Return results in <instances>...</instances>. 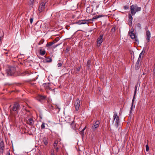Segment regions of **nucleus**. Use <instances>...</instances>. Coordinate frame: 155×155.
<instances>
[{
	"label": "nucleus",
	"instance_id": "obj_1",
	"mask_svg": "<svg viewBox=\"0 0 155 155\" xmlns=\"http://www.w3.org/2000/svg\"><path fill=\"white\" fill-rule=\"evenodd\" d=\"M130 13L132 15H135L136 13L141 10V8L139 7L136 4L131 5L130 7Z\"/></svg>",
	"mask_w": 155,
	"mask_h": 155
},
{
	"label": "nucleus",
	"instance_id": "obj_2",
	"mask_svg": "<svg viewBox=\"0 0 155 155\" xmlns=\"http://www.w3.org/2000/svg\"><path fill=\"white\" fill-rule=\"evenodd\" d=\"M16 72V68L14 67H11L6 70L7 76H12L15 75Z\"/></svg>",
	"mask_w": 155,
	"mask_h": 155
},
{
	"label": "nucleus",
	"instance_id": "obj_3",
	"mask_svg": "<svg viewBox=\"0 0 155 155\" xmlns=\"http://www.w3.org/2000/svg\"><path fill=\"white\" fill-rule=\"evenodd\" d=\"M134 31V30L133 29H131V30L129 31L128 34L132 39L134 40L135 43L136 44H138L139 42L138 39L137 38V36L133 33Z\"/></svg>",
	"mask_w": 155,
	"mask_h": 155
},
{
	"label": "nucleus",
	"instance_id": "obj_4",
	"mask_svg": "<svg viewBox=\"0 0 155 155\" xmlns=\"http://www.w3.org/2000/svg\"><path fill=\"white\" fill-rule=\"evenodd\" d=\"M49 108L50 110L54 113H58L60 111V108L56 105L54 106L51 105L50 107L49 105Z\"/></svg>",
	"mask_w": 155,
	"mask_h": 155
},
{
	"label": "nucleus",
	"instance_id": "obj_5",
	"mask_svg": "<svg viewBox=\"0 0 155 155\" xmlns=\"http://www.w3.org/2000/svg\"><path fill=\"white\" fill-rule=\"evenodd\" d=\"M20 104L18 103H16L13 104L12 108V110L13 111L16 112L17 113L20 110Z\"/></svg>",
	"mask_w": 155,
	"mask_h": 155
},
{
	"label": "nucleus",
	"instance_id": "obj_6",
	"mask_svg": "<svg viewBox=\"0 0 155 155\" xmlns=\"http://www.w3.org/2000/svg\"><path fill=\"white\" fill-rule=\"evenodd\" d=\"M113 118L114 122L115 120V125L117 127V128L118 125L119 117L117 115V114L116 113H115L114 114L113 117Z\"/></svg>",
	"mask_w": 155,
	"mask_h": 155
},
{
	"label": "nucleus",
	"instance_id": "obj_7",
	"mask_svg": "<svg viewBox=\"0 0 155 155\" xmlns=\"http://www.w3.org/2000/svg\"><path fill=\"white\" fill-rule=\"evenodd\" d=\"M80 105V101L79 99L77 98L76 100L75 101L74 106L75 110H78Z\"/></svg>",
	"mask_w": 155,
	"mask_h": 155
},
{
	"label": "nucleus",
	"instance_id": "obj_8",
	"mask_svg": "<svg viewBox=\"0 0 155 155\" xmlns=\"http://www.w3.org/2000/svg\"><path fill=\"white\" fill-rule=\"evenodd\" d=\"M45 4V3L43 2L40 5L38 8V11L39 13L41 12L44 10Z\"/></svg>",
	"mask_w": 155,
	"mask_h": 155
},
{
	"label": "nucleus",
	"instance_id": "obj_9",
	"mask_svg": "<svg viewBox=\"0 0 155 155\" xmlns=\"http://www.w3.org/2000/svg\"><path fill=\"white\" fill-rule=\"evenodd\" d=\"M104 35L101 34L100 35V36L97 39V45H100L103 41V38Z\"/></svg>",
	"mask_w": 155,
	"mask_h": 155
},
{
	"label": "nucleus",
	"instance_id": "obj_10",
	"mask_svg": "<svg viewBox=\"0 0 155 155\" xmlns=\"http://www.w3.org/2000/svg\"><path fill=\"white\" fill-rule=\"evenodd\" d=\"M146 40L147 42H149L150 41V38L151 37V33L148 30H147L146 32Z\"/></svg>",
	"mask_w": 155,
	"mask_h": 155
},
{
	"label": "nucleus",
	"instance_id": "obj_11",
	"mask_svg": "<svg viewBox=\"0 0 155 155\" xmlns=\"http://www.w3.org/2000/svg\"><path fill=\"white\" fill-rule=\"evenodd\" d=\"M104 15H96V16H94L92 19H88L89 22H91V21H94V20L97 19L98 18L102 17H104Z\"/></svg>",
	"mask_w": 155,
	"mask_h": 155
},
{
	"label": "nucleus",
	"instance_id": "obj_12",
	"mask_svg": "<svg viewBox=\"0 0 155 155\" xmlns=\"http://www.w3.org/2000/svg\"><path fill=\"white\" fill-rule=\"evenodd\" d=\"M4 143L3 141L0 142V152L2 153L4 150Z\"/></svg>",
	"mask_w": 155,
	"mask_h": 155
},
{
	"label": "nucleus",
	"instance_id": "obj_13",
	"mask_svg": "<svg viewBox=\"0 0 155 155\" xmlns=\"http://www.w3.org/2000/svg\"><path fill=\"white\" fill-rule=\"evenodd\" d=\"M42 142L45 145H47L48 142V140L47 136L46 137H43L42 139Z\"/></svg>",
	"mask_w": 155,
	"mask_h": 155
},
{
	"label": "nucleus",
	"instance_id": "obj_14",
	"mask_svg": "<svg viewBox=\"0 0 155 155\" xmlns=\"http://www.w3.org/2000/svg\"><path fill=\"white\" fill-rule=\"evenodd\" d=\"M46 98V96H45L39 95L37 97V99L38 100V101H43Z\"/></svg>",
	"mask_w": 155,
	"mask_h": 155
},
{
	"label": "nucleus",
	"instance_id": "obj_15",
	"mask_svg": "<svg viewBox=\"0 0 155 155\" xmlns=\"http://www.w3.org/2000/svg\"><path fill=\"white\" fill-rule=\"evenodd\" d=\"M140 61L139 60H137V62L136 64L135 67V69L136 70H137L139 69L140 66Z\"/></svg>",
	"mask_w": 155,
	"mask_h": 155
},
{
	"label": "nucleus",
	"instance_id": "obj_16",
	"mask_svg": "<svg viewBox=\"0 0 155 155\" xmlns=\"http://www.w3.org/2000/svg\"><path fill=\"white\" fill-rule=\"evenodd\" d=\"M28 124L31 126L33 125L34 124V121L32 118H30L26 121Z\"/></svg>",
	"mask_w": 155,
	"mask_h": 155
},
{
	"label": "nucleus",
	"instance_id": "obj_17",
	"mask_svg": "<svg viewBox=\"0 0 155 155\" xmlns=\"http://www.w3.org/2000/svg\"><path fill=\"white\" fill-rule=\"evenodd\" d=\"M100 122L98 121H97L92 126L93 129H96L98 127Z\"/></svg>",
	"mask_w": 155,
	"mask_h": 155
},
{
	"label": "nucleus",
	"instance_id": "obj_18",
	"mask_svg": "<svg viewBox=\"0 0 155 155\" xmlns=\"http://www.w3.org/2000/svg\"><path fill=\"white\" fill-rule=\"evenodd\" d=\"M42 86L45 89V90H46L47 92H48V83H44L43 84Z\"/></svg>",
	"mask_w": 155,
	"mask_h": 155
},
{
	"label": "nucleus",
	"instance_id": "obj_19",
	"mask_svg": "<svg viewBox=\"0 0 155 155\" xmlns=\"http://www.w3.org/2000/svg\"><path fill=\"white\" fill-rule=\"evenodd\" d=\"M132 15L131 13L130 14H129L128 15V18H129L128 21H129V22L130 23L131 25H132V21L133 19V18L132 16Z\"/></svg>",
	"mask_w": 155,
	"mask_h": 155
},
{
	"label": "nucleus",
	"instance_id": "obj_20",
	"mask_svg": "<svg viewBox=\"0 0 155 155\" xmlns=\"http://www.w3.org/2000/svg\"><path fill=\"white\" fill-rule=\"evenodd\" d=\"M58 38H55L54 40L49 42V46L52 45L53 44L55 43L58 41Z\"/></svg>",
	"mask_w": 155,
	"mask_h": 155
},
{
	"label": "nucleus",
	"instance_id": "obj_21",
	"mask_svg": "<svg viewBox=\"0 0 155 155\" xmlns=\"http://www.w3.org/2000/svg\"><path fill=\"white\" fill-rule=\"evenodd\" d=\"M137 85H136L135 87V91L134 93V96L133 98V102H134V99L135 98V97L137 93Z\"/></svg>",
	"mask_w": 155,
	"mask_h": 155
},
{
	"label": "nucleus",
	"instance_id": "obj_22",
	"mask_svg": "<svg viewBox=\"0 0 155 155\" xmlns=\"http://www.w3.org/2000/svg\"><path fill=\"white\" fill-rule=\"evenodd\" d=\"M90 23L89 20H81V24H88Z\"/></svg>",
	"mask_w": 155,
	"mask_h": 155
},
{
	"label": "nucleus",
	"instance_id": "obj_23",
	"mask_svg": "<svg viewBox=\"0 0 155 155\" xmlns=\"http://www.w3.org/2000/svg\"><path fill=\"white\" fill-rule=\"evenodd\" d=\"M39 52L40 54L42 55L45 54L46 53L45 51V50H42L41 49L40 50Z\"/></svg>",
	"mask_w": 155,
	"mask_h": 155
},
{
	"label": "nucleus",
	"instance_id": "obj_24",
	"mask_svg": "<svg viewBox=\"0 0 155 155\" xmlns=\"http://www.w3.org/2000/svg\"><path fill=\"white\" fill-rule=\"evenodd\" d=\"M91 60H88L87 64V66L88 68H89L91 65Z\"/></svg>",
	"mask_w": 155,
	"mask_h": 155
},
{
	"label": "nucleus",
	"instance_id": "obj_25",
	"mask_svg": "<svg viewBox=\"0 0 155 155\" xmlns=\"http://www.w3.org/2000/svg\"><path fill=\"white\" fill-rule=\"evenodd\" d=\"M58 140H56L54 143V148L55 147H56L57 146V144L58 143Z\"/></svg>",
	"mask_w": 155,
	"mask_h": 155
},
{
	"label": "nucleus",
	"instance_id": "obj_26",
	"mask_svg": "<svg viewBox=\"0 0 155 155\" xmlns=\"http://www.w3.org/2000/svg\"><path fill=\"white\" fill-rule=\"evenodd\" d=\"M43 61L44 63H48V58H47L45 59H44Z\"/></svg>",
	"mask_w": 155,
	"mask_h": 155
},
{
	"label": "nucleus",
	"instance_id": "obj_27",
	"mask_svg": "<svg viewBox=\"0 0 155 155\" xmlns=\"http://www.w3.org/2000/svg\"><path fill=\"white\" fill-rule=\"evenodd\" d=\"M153 74L154 75V76H155V63L154 64L153 68Z\"/></svg>",
	"mask_w": 155,
	"mask_h": 155
},
{
	"label": "nucleus",
	"instance_id": "obj_28",
	"mask_svg": "<svg viewBox=\"0 0 155 155\" xmlns=\"http://www.w3.org/2000/svg\"><path fill=\"white\" fill-rule=\"evenodd\" d=\"M44 41V40L43 39H41V41L38 43V45H41V44H42Z\"/></svg>",
	"mask_w": 155,
	"mask_h": 155
},
{
	"label": "nucleus",
	"instance_id": "obj_29",
	"mask_svg": "<svg viewBox=\"0 0 155 155\" xmlns=\"http://www.w3.org/2000/svg\"><path fill=\"white\" fill-rule=\"evenodd\" d=\"M116 31L115 27H113L111 30V32L113 33L115 32Z\"/></svg>",
	"mask_w": 155,
	"mask_h": 155
},
{
	"label": "nucleus",
	"instance_id": "obj_30",
	"mask_svg": "<svg viewBox=\"0 0 155 155\" xmlns=\"http://www.w3.org/2000/svg\"><path fill=\"white\" fill-rule=\"evenodd\" d=\"M41 128L42 129H43L45 128V124L43 123L41 126Z\"/></svg>",
	"mask_w": 155,
	"mask_h": 155
},
{
	"label": "nucleus",
	"instance_id": "obj_31",
	"mask_svg": "<svg viewBox=\"0 0 155 155\" xmlns=\"http://www.w3.org/2000/svg\"><path fill=\"white\" fill-rule=\"evenodd\" d=\"M134 102H133V100L132 101V105H131V107L130 108V113H131V111L132 110V109L133 108H134L135 107L134 106V107H133V103H134Z\"/></svg>",
	"mask_w": 155,
	"mask_h": 155
},
{
	"label": "nucleus",
	"instance_id": "obj_32",
	"mask_svg": "<svg viewBox=\"0 0 155 155\" xmlns=\"http://www.w3.org/2000/svg\"><path fill=\"white\" fill-rule=\"evenodd\" d=\"M76 23L78 25H81V20H79L78 21L76 22Z\"/></svg>",
	"mask_w": 155,
	"mask_h": 155
},
{
	"label": "nucleus",
	"instance_id": "obj_33",
	"mask_svg": "<svg viewBox=\"0 0 155 155\" xmlns=\"http://www.w3.org/2000/svg\"><path fill=\"white\" fill-rule=\"evenodd\" d=\"M146 150L147 152L149 150V147L147 144L146 145Z\"/></svg>",
	"mask_w": 155,
	"mask_h": 155
},
{
	"label": "nucleus",
	"instance_id": "obj_34",
	"mask_svg": "<svg viewBox=\"0 0 155 155\" xmlns=\"http://www.w3.org/2000/svg\"><path fill=\"white\" fill-rule=\"evenodd\" d=\"M142 54H140L139 56V58L138 59V60H139L140 61H141V60L142 58L143 57H141Z\"/></svg>",
	"mask_w": 155,
	"mask_h": 155
},
{
	"label": "nucleus",
	"instance_id": "obj_35",
	"mask_svg": "<svg viewBox=\"0 0 155 155\" xmlns=\"http://www.w3.org/2000/svg\"><path fill=\"white\" fill-rule=\"evenodd\" d=\"M128 8L127 5H125L124 6V8L125 10H127L128 9Z\"/></svg>",
	"mask_w": 155,
	"mask_h": 155
},
{
	"label": "nucleus",
	"instance_id": "obj_36",
	"mask_svg": "<svg viewBox=\"0 0 155 155\" xmlns=\"http://www.w3.org/2000/svg\"><path fill=\"white\" fill-rule=\"evenodd\" d=\"M71 126H72V128H73V129H74V128H75V125L74 126V127H73V125H74V123L73 122H72L71 124Z\"/></svg>",
	"mask_w": 155,
	"mask_h": 155
},
{
	"label": "nucleus",
	"instance_id": "obj_37",
	"mask_svg": "<svg viewBox=\"0 0 155 155\" xmlns=\"http://www.w3.org/2000/svg\"><path fill=\"white\" fill-rule=\"evenodd\" d=\"M80 66H78V67H77L76 68V70L77 71H80Z\"/></svg>",
	"mask_w": 155,
	"mask_h": 155
},
{
	"label": "nucleus",
	"instance_id": "obj_38",
	"mask_svg": "<svg viewBox=\"0 0 155 155\" xmlns=\"http://www.w3.org/2000/svg\"><path fill=\"white\" fill-rule=\"evenodd\" d=\"M33 18H30V22L31 24L32 23L33 21Z\"/></svg>",
	"mask_w": 155,
	"mask_h": 155
},
{
	"label": "nucleus",
	"instance_id": "obj_39",
	"mask_svg": "<svg viewBox=\"0 0 155 155\" xmlns=\"http://www.w3.org/2000/svg\"><path fill=\"white\" fill-rule=\"evenodd\" d=\"M137 26L139 28H141V25L140 23H138L137 24Z\"/></svg>",
	"mask_w": 155,
	"mask_h": 155
},
{
	"label": "nucleus",
	"instance_id": "obj_40",
	"mask_svg": "<svg viewBox=\"0 0 155 155\" xmlns=\"http://www.w3.org/2000/svg\"><path fill=\"white\" fill-rule=\"evenodd\" d=\"M58 67H60L62 66V64L61 63H59L57 64Z\"/></svg>",
	"mask_w": 155,
	"mask_h": 155
},
{
	"label": "nucleus",
	"instance_id": "obj_41",
	"mask_svg": "<svg viewBox=\"0 0 155 155\" xmlns=\"http://www.w3.org/2000/svg\"><path fill=\"white\" fill-rule=\"evenodd\" d=\"M51 155H54V150H52L51 151Z\"/></svg>",
	"mask_w": 155,
	"mask_h": 155
},
{
	"label": "nucleus",
	"instance_id": "obj_42",
	"mask_svg": "<svg viewBox=\"0 0 155 155\" xmlns=\"http://www.w3.org/2000/svg\"><path fill=\"white\" fill-rule=\"evenodd\" d=\"M54 148L56 149V151L58 152V148L57 147H55Z\"/></svg>",
	"mask_w": 155,
	"mask_h": 155
},
{
	"label": "nucleus",
	"instance_id": "obj_43",
	"mask_svg": "<svg viewBox=\"0 0 155 155\" xmlns=\"http://www.w3.org/2000/svg\"><path fill=\"white\" fill-rule=\"evenodd\" d=\"M52 61V59L51 58H49V62H51Z\"/></svg>",
	"mask_w": 155,
	"mask_h": 155
},
{
	"label": "nucleus",
	"instance_id": "obj_44",
	"mask_svg": "<svg viewBox=\"0 0 155 155\" xmlns=\"http://www.w3.org/2000/svg\"><path fill=\"white\" fill-rule=\"evenodd\" d=\"M144 53V52L143 51L141 52V53L140 54L142 55V54H143Z\"/></svg>",
	"mask_w": 155,
	"mask_h": 155
},
{
	"label": "nucleus",
	"instance_id": "obj_45",
	"mask_svg": "<svg viewBox=\"0 0 155 155\" xmlns=\"http://www.w3.org/2000/svg\"><path fill=\"white\" fill-rule=\"evenodd\" d=\"M86 128V127H85L83 130H82L81 131V132H83L84 131V130H85V129Z\"/></svg>",
	"mask_w": 155,
	"mask_h": 155
},
{
	"label": "nucleus",
	"instance_id": "obj_46",
	"mask_svg": "<svg viewBox=\"0 0 155 155\" xmlns=\"http://www.w3.org/2000/svg\"><path fill=\"white\" fill-rule=\"evenodd\" d=\"M30 1L32 3H33L34 2V0H30Z\"/></svg>",
	"mask_w": 155,
	"mask_h": 155
},
{
	"label": "nucleus",
	"instance_id": "obj_47",
	"mask_svg": "<svg viewBox=\"0 0 155 155\" xmlns=\"http://www.w3.org/2000/svg\"><path fill=\"white\" fill-rule=\"evenodd\" d=\"M69 51V49H68V48H67L66 50V51H67V52H68V51Z\"/></svg>",
	"mask_w": 155,
	"mask_h": 155
},
{
	"label": "nucleus",
	"instance_id": "obj_48",
	"mask_svg": "<svg viewBox=\"0 0 155 155\" xmlns=\"http://www.w3.org/2000/svg\"><path fill=\"white\" fill-rule=\"evenodd\" d=\"M46 46L47 47H48V42H47V44H46Z\"/></svg>",
	"mask_w": 155,
	"mask_h": 155
},
{
	"label": "nucleus",
	"instance_id": "obj_49",
	"mask_svg": "<svg viewBox=\"0 0 155 155\" xmlns=\"http://www.w3.org/2000/svg\"><path fill=\"white\" fill-rule=\"evenodd\" d=\"M58 46V45H55L54 46V48H55V47H57Z\"/></svg>",
	"mask_w": 155,
	"mask_h": 155
},
{
	"label": "nucleus",
	"instance_id": "obj_50",
	"mask_svg": "<svg viewBox=\"0 0 155 155\" xmlns=\"http://www.w3.org/2000/svg\"><path fill=\"white\" fill-rule=\"evenodd\" d=\"M80 134H84V132H81V131L80 132Z\"/></svg>",
	"mask_w": 155,
	"mask_h": 155
},
{
	"label": "nucleus",
	"instance_id": "obj_51",
	"mask_svg": "<svg viewBox=\"0 0 155 155\" xmlns=\"http://www.w3.org/2000/svg\"><path fill=\"white\" fill-rule=\"evenodd\" d=\"M7 155H10V153L9 152L8 153V154Z\"/></svg>",
	"mask_w": 155,
	"mask_h": 155
},
{
	"label": "nucleus",
	"instance_id": "obj_52",
	"mask_svg": "<svg viewBox=\"0 0 155 155\" xmlns=\"http://www.w3.org/2000/svg\"><path fill=\"white\" fill-rule=\"evenodd\" d=\"M52 39V38H51H51H49V40L50 39Z\"/></svg>",
	"mask_w": 155,
	"mask_h": 155
},
{
	"label": "nucleus",
	"instance_id": "obj_53",
	"mask_svg": "<svg viewBox=\"0 0 155 155\" xmlns=\"http://www.w3.org/2000/svg\"><path fill=\"white\" fill-rule=\"evenodd\" d=\"M145 74V73H143V75H144V74Z\"/></svg>",
	"mask_w": 155,
	"mask_h": 155
}]
</instances>
